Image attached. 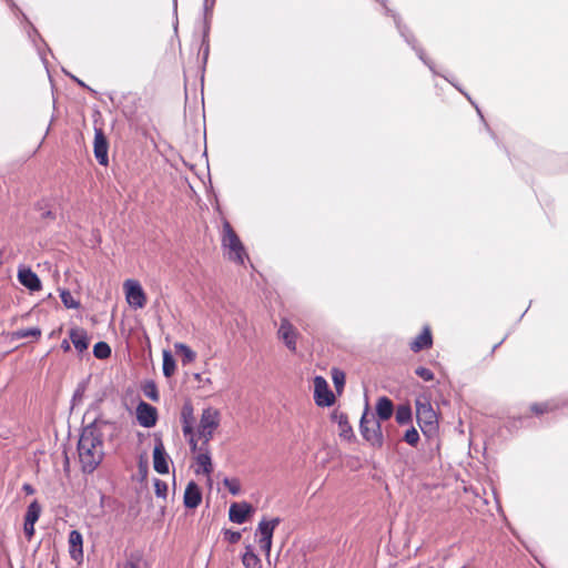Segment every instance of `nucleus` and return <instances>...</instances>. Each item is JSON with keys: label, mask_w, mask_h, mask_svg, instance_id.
Here are the masks:
<instances>
[{"label": "nucleus", "mask_w": 568, "mask_h": 568, "mask_svg": "<svg viewBox=\"0 0 568 568\" xmlns=\"http://www.w3.org/2000/svg\"><path fill=\"white\" fill-rule=\"evenodd\" d=\"M223 485L229 489V491L232 494V495H239L240 491H241V484L239 481V479H235V478H225L223 480Z\"/></svg>", "instance_id": "2f4dec72"}, {"label": "nucleus", "mask_w": 568, "mask_h": 568, "mask_svg": "<svg viewBox=\"0 0 568 568\" xmlns=\"http://www.w3.org/2000/svg\"><path fill=\"white\" fill-rule=\"evenodd\" d=\"M60 297L64 306L68 308H77L79 306V302L74 300L69 291H61Z\"/></svg>", "instance_id": "7c9ffc66"}, {"label": "nucleus", "mask_w": 568, "mask_h": 568, "mask_svg": "<svg viewBox=\"0 0 568 568\" xmlns=\"http://www.w3.org/2000/svg\"><path fill=\"white\" fill-rule=\"evenodd\" d=\"M153 467L160 474L169 473V464L162 442H158L153 450Z\"/></svg>", "instance_id": "a211bd4d"}, {"label": "nucleus", "mask_w": 568, "mask_h": 568, "mask_svg": "<svg viewBox=\"0 0 568 568\" xmlns=\"http://www.w3.org/2000/svg\"><path fill=\"white\" fill-rule=\"evenodd\" d=\"M194 378L201 384V386H204L206 384H211L210 378H203L201 374H195Z\"/></svg>", "instance_id": "a19ab883"}, {"label": "nucleus", "mask_w": 568, "mask_h": 568, "mask_svg": "<svg viewBox=\"0 0 568 568\" xmlns=\"http://www.w3.org/2000/svg\"><path fill=\"white\" fill-rule=\"evenodd\" d=\"M222 241L223 246L227 250L229 258L242 264L245 255L244 247L229 223H225L223 226Z\"/></svg>", "instance_id": "7ed1b4c3"}, {"label": "nucleus", "mask_w": 568, "mask_h": 568, "mask_svg": "<svg viewBox=\"0 0 568 568\" xmlns=\"http://www.w3.org/2000/svg\"><path fill=\"white\" fill-rule=\"evenodd\" d=\"M70 339L79 353L84 352L89 346V337L81 328L71 329Z\"/></svg>", "instance_id": "6ab92c4d"}, {"label": "nucleus", "mask_w": 568, "mask_h": 568, "mask_svg": "<svg viewBox=\"0 0 568 568\" xmlns=\"http://www.w3.org/2000/svg\"><path fill=\"white\" fill-rule=\"evenodd\" d=\"M333 381L335 386L338 388L344 385L345 376L342 372L335 369L333 372Z\"/></svg>", "instance_id": "e433bc0d"}, {"label": "nucleus", "mask_w": 568, "mask_h": 568, "mask_svg": "<svg viewBox=\"0 0 568 568\" xmlns=\"http://www.w3.org/2000/svg\"><path fill=\"white\" fill-rule=\"evenodd\" d=\"M126 302L134 308H143L146 304V295L141 284L135 280H126L123 283Z\"/></svg>", "instance_id": "423d86ee"}, {"label": "nucleus", "mask_w": 568, "mask_h": 568, "mask_svg": "<svg viewBox=\"0 0 568 568\" xmlns=\"http://www.w3.org/2000/svg\"><path fill=\"white\" fill-rule=\"evenodd\" d=\"M220 420V412L216 408L207 407L203 409L196 433H194L195 440H197V443L201 442L204 446H209V442L219 427Z\"/></svg>", "instance_id": "f03ea898"}, {"label": "nucleus", "mask_w": 568, "mask_h": 568, "mask_svg": "<svg viewBox=\"0 0 568 568\" xmlns=\"http://www.w3.org/2000/svg\"><path fill=\"white\" fill-rule=\"evenodd\" d=\"M394 406L389 398L381 397L376 404V412L381 419L386 420L393 415Z\"/></svg>", "instance_id": "412c9836"}, {"label": "nucleus", "mask_w": 568, "mask_h": 568, "mask_svg": "<svg viewBox=\"0 0 568 568\" xmlns=\"http://www.w3.org/2000/svg\"><path fill=\"white\" fill-rule=\"evenodd\" d=\"M13 335L16 338H29V337L39 338L41 335V331L38 327H32V328L19 329L17 332H14Z\"/></svg>", "instance_id": "c85d7f7f"}, {"label": "nucleus", "mask_w": 568, "mask_h": 568, "mask_svg": "<svg viewBox=\"0 0 568 568\" xmlns=\"http://www.w3.org/2000/svg\"><path fill=\"white\" fill-rule=\"evenodd\" d=\"M277 334H278V338L284 342V344L286 345V347L290 351H292V352L296 351V339L298 336V332L296 331V328L292 325V323L288 320L283 318L281 321V325H280Z\"/></svg>", "instance_id": "1a4fd4ad"}, {"label": "nucleus", "mask_w": 568, "mask_h": 568, "mask_svg": "<svg viewBox=\"0 0 568 568\" xmlns=\"http://www.w3.org/2000/svg\"><path fill=\"white\" fill-rule=\"evenodd\" d=\"M23 490H24L28 495H31V494H33V493H34V489H33V488H32V486H31V485H29V484H24V485H23Z\"/></svg>", "instance_id": "79ce46f5"}, {"label": "nucleus", "mask_w": 568, "mask_h": 568, "mask_svg": "<svg viewBox=\"0 0 568 568\" xmlns=\"http://www.w3.org/2000/svg\"><path fill=\"white\" fill-rule=\"evenodd\" d=\"M193 408L190 405H185L182 410V420H183V434L189 437V443L191 445V449H196V440L193 432V422H192Z\"/></svg>", "instance_id": "4468645a"}, {"label": "nucleus", "mask_w": 568, "mask_h": 568, "mask_svg": "<svg viewBox=\"0 0 568 568\" xmlns=\"http://www.w3.org/2000/svg\"><path fill=\"white\" fill-rule=\"evenodd\" d=\"M124 568H148V562L139 555H131Z\"/></svg>", "instance_id": "c756f323"}, {"label": "nucleus", "mask_w": 568, "mask_h": 568, "mask_svg": "<svg viewBox=\"0 0 568 568\" xmlns=\"http://www.w3.org/2000/svg\"><path fill=\"white\" fill-rule=\"evenodd\" d=\"M40 513H41V506L39 505V503L37 500H33L28 507V510H27V514L24 517V521L30 523V524H36L37 520L39 519Z\"/></svg>", "instance_id": "b1692460"}, {"label": "nucleus", "mask_w": 568, "mask_h": 568, "mask_svg": "<svg viewBox=\"0 0 568 568\" xmlns=\"http://www.w3.org/2000/svg\"><path fill=\"white\" fill-rule=\"evenodd\" d=\"M242 562L245 568H262L261 559L254 554L250 546L246 547Z\"/></svg>", "instance_id": "4be33fe9"}, {"label": "nucleus", "mask_w": 568, "mask_h": 568, "mask_svg": "<svg viewBox=\"0 0 568 568\" xmlns=\"http://www.w3.org/2000/svg\"><path fill=\"white\" fill-rule=\"evenodd\" d=\"M361 432L364 438L374 446H382L383 435L378 420L374 416L364 413L361 419Z\"/></svg>", "instance_id": "39448f33"}, {"label": "nucleus", "mask_w": 568, "mask_h": 568, "mask_svg": "<svg viewBox=\"0 0 568 568\" xmlns=\"http://www.w3.org/2000/svg\"><path fill=\"white\" fill-rule=\"evenodd\" d=\"M548 409L546 404H538L532 406V410H535L537 414H542Z\"/></svg>", "instance_id": "58836bf2"}, {"label": "nucleus", "mask_w": 568, "mask_h": 568, "mask_svg": "<svg viewBox=\"0 0 568 568\" xmlns=\"http://www.w3.org/2000/svg\"><path fill=\"white\" fill-rule=\"evenodd\" d=\"M432 346V334L429 328H424V331L412 342L410 348L414 352H418L423 348H427Z\"/></svg>", "instance_id": "aec40b11"}, {"label": "nucleus", "mask_w": 568, "mask_h": 568, "mask_svg": "<svg viewBox=\"0 0 568 568\" xmlns=\"http://www.w3.org/2000/svg\"><path fill=\"white\" fill-rule=\"evenodd\" d=\"M178 353L182 355V363L187 364L194 361L195 353L185 344L176 343L174 345Z\"/></svg>", "instance_id": "393cba45"}, {"label": "nucleus", "mask_w": 568, "mask_h": 568, "mask_svg": "<svg viewBox=\"0 0 568 568\" xmlns=\"http://www.w3.org/2000/svg\"><path fill=\"white\" fill-rule=\"evenodd\" d=\"M241 539V534L239 531H231L229 534V540L231 542H237Z\"/></svg>", "instance_id": "ea45409f"}, {"label": "nucleus", "mask_w": 568, "mask_h": 568, "mask_svg": "<svg viewBox=\"0 0 568 568\" xmlns=\"http://www.w3.org/2000/svg\"><path fill=\"white\" fill-rule=\"evenodd\" d=\"M194 452H197L196 455V465L197 469L195 470L197 474L203 473L205 475H210L213 470L211 456L207 449V446H204L203 444H199L196 442V449Z\"/></svg>", "instance_id": "9b49d317"}, {"label": "nucleus", "mask_w": 568, "mask_h": 568, "mask_svg": "<svg viewBox=\"0 0 568 568\" xmlns=\"http://www.w3.org/2000/svg\"><path fill=\"white\" fill-rule=\"evenodd\" d=\"M416 417L424 433L433 432L437 424V415L426 398L416 400Z\"/></svg>", "instance_id": "20e7f679"}, {"label": "nucleus", "mask_w": 568, "mask_h": 568, "mask_svg": "<svg viewBox=\"0 0 568 568\" xmlns=\"http://www.w3.org/2000/svg\"><path fill=\"white\" fill-rule=\"evenodd\" d=\"M154 488H155V494L158 497H165L166 496V491H168V486L164 481L160 480V479H156L154 481Z\"/></svg>", "instance_id": "f704fd0d"}, {"label": "nucleus", "mask_w": 568, "mask_h": 568, "mask_svg": "<svg viewBox=\"0 0 568 568\" xmlns=\"http://www.w3.org/2000/svg\"><path fill=\"white\" fill-rule=\"evenodd\" d=\"M114 430V425L105 420H95L83 428L78 444V453L84 473H92L101 464L104 456V435Z\"/></svg>", "instance_id": "f257e3e1"}, {"label": "nucleus", "mask_w": 568, "mask_h": 568, "mask_svg": "<svg viewBox=\"0 0 568 568\" xmlns=\"http://www.w3.org/2000/svg\"><path fill=\"white\" fill-rule=\"evenodd\" d=\"M412 417V410L410 407L407 405H400L397 407L396 410V420L399 424H406L410 420Z\"/></svg>", "instance_id": "bb28decb"}, {"label": "nucleus", "mask_w": 568, "mask_h": 568, "mask_svg": "<svg viewBox=\"0 0 568 568\" xmlns=\"http://www.w3.org/2000/svg\"><path fill=\"white\" fill-rule=\"evenodd\" d=\"M136 418L141 426L152 427L156 423V409L145 402L136 407Z\"/></svg>", "instance_id": "9d476101"}, {"label": "nucleus", "mask_w": 568, "mask_h": 568, "mask_svg": "<svg viewBox=\"0 0 568 568\" xmlns=\"http://www.w3.org/2000/svg\"><path fill=\"white\" fill-rule=\"evenodd\" d=\"M253 513V508L247 503H234L230 507V520L236 524H243L248 516Z\"/></svg>", "instance_id": "ddd939ff"}, {"label": "nucleus", "mask_w": 568, "mask_h": 568, "mask_svg": "<svg viewBox=\"0 0 568 568\" xmlns=\"http://www.w3.org/2000/svg\"><path fill=\"white\" fill-rule=\"evenodd\" d=\"M18 280L30 291H39L41 288V282L38 275L30 268L20 267L18 271Z\"/></svg>", "instance_id": "dca6fc26"}, {"label": "nucleus", "mask_w": 568, "mask_h": 568, "mask_svg": "<svg viewBox=\"0 0 568 568\" xmlns=\"http://www.w3.org/2000/svg\"><path fill=\"white\" fill-rule=\"evenodd\" d=\"M23 531L27 538L30 540L34 534V524L24 521Z\"/></svg>", "instance_id": "4c0bfd02"}, {"label": "nucleus", "mask_w": 568, "mask_h": 568, "mask_svg": "<svg viewBox=\"0 0 568 568\" xmlns=\"http://www.w3.org/2000/svg\"><path fill=\"white\" fill-rule=\"evenodd\" d=\"M314 395L315 402L320 406H329L334 402V395L329 390L326 379L321 376L314 378Z\"/></svg>", "instance_id": "6e6552de"}, {"label": "nucleus", "mask_w": 568, "mask_h": 568, "mask_svg": "<svg viewBox=\"0 0 568 568\" xmlns=\"http://www.w3.org/2000/svg\"><path fill=\"white\" fill-rule=\"evenodd\" d=\"M175 359L169 351H163V374L171 377L175 373Z\"/></svg>", "instance_id": "5701e85b"}, {"label": "nucleus", "mask_w": 568, "mask_h": 568, "mask_svg": "<svg viewBox=\"0 0 568 568\" xmlns=\"http://www.w3.org/2000/svg\"><path fill=\"white\" fill-rule=\"evenodd\" d=\"M339 427V435L344 438H351L352 427L348 424L347 417L344 414L335 415Z\"/></svg>", "instance_id": "a878e982"}, {"label": "nucleus", "mask_w": 568, "mask_h": 568, "mask_svg": "<svg viewBox=\"0 0 568 568\" xmlns=\"http://www.w3.org/2000/svg\"><path fill=\"white\" fill-rule=\"evenodd\" d=\"M93 353L95 357L103 359L110 356L111 348L106 343L99 342L94 345Z\"/></svg>", "instance_id": "cd10ccee"}, {"label": "nucleus", "mask_w": 568, "mask_h": 568, "mask_svg": "<svg viewBox=\"0 0 568 568\" xmlns=\"http://www.w3.org/2000/svg\"><path fill=\"white\" fill-rule=\"evenodd\" d=\"M94 155L101 165L108 164V141L101 129H95Z\"/></svg>", "instance_id": "f8f14e48"}, {"label": "nucleus", "mask_w": 568, "mask_h": 568, "mask_svg": "<svg viewBox=\"0 0 568 568\" xmlns=\"http://www.w3.org/2000/svg\"><path fill=\"white\" fill-rule=\"evenodd\" d=\"M280 524L278 518H274L272 520H262L258 524L257 532L260 534L258 544L261 549L265 552L266 558H270L271 548H272V539L274 529Z\"/></svg>", "instance_id": "0eeeda50"}, {"label": "nucleus", "mask_w": 568, "mask_h": 568, "mask_svg": "<svg viewBox=\"0 0 568 568\" xmlns=\"http://www.w3.org/2000/svg\"><path fill=\"white\" fill-rule=\"evenodd\" d=\"M143 392H144L145 396L149 397L150 399H152L154 402L159 400V393L153 383L145 384L143 387Z\"/></svg>", "instance_id": "473e14b6"}, {"label": "nucleus", "mask_w": 568, "mask_h": 568, "mask_svg": "<svg viewBox=\"0 0 568 568\" xmlns=\"http://www.w3.org/2000/svg\"><path fill=\"white\" fill-rule=\"evenodd\" d=\"M415 373H416L417 376H419L424 381L428 382V381L434 379V374L432 373V371H429L426 367H417Z\"/></svg>", "instance_id": "c9c22d12"}, {"label": "nucleus", "mask_w": 568, "mask_h": 568, "mask_svg": "<svg viewBox=\"0 0 568 568\" xmlns=\"http://www.w3.org/2000/svg\"><path fill=\"white\" fill-rule=\"evenodd\" d=\"M183 501L187 508H196L202 501L201 489L194 481H190L187 484L184 491Z\"/></svg>", "instance_id": "f3484780"}, {"label": "nucleus", "mask_w": 568, "mask_h": 568, "mask_svg": "<svg viewBox=\"0 0 568 568\" xmlns=\"http://www.w3.org/2000/svg\"><path fill=\"white\" fill-rule=\"evenodd\" d=\"M69 552L72 559L80 562L83 558V539L78 530H72L69 534Z\"/></svg>", "instance_id": "2eb2a0df"}, {"label": "nucleus", "mask_w": 568, "mask_h": 568, "mask_svg": "<svg viewBox=\"0 0 568 568\" xmlns=\"http://www.w3.org/2000/svg\"><path fill=\"white\" fill-rule=\"evenodd\" d=\"M404 439L412 446H415L419 440L418 432L415 428H410L405 433Z\"/></svg>", "instance_id": "72a5a7b5"}, {"label": "nucleus", "mask_w": 568, "mask_h": 568, "mask_svg": "<svg viewBox=\"0 0 568 568\" xmlns=\"http://www.w3.org/2000/svg\"><path fill=\"white\" fill-rule=\"evenodd\" d=\"M61 348H62L63 351L68 352V351L70 349V345H69V343H68L67 341H63V342L61 343Z\"/></svg>", "instance_id": "37998d69"}]
</instances>
